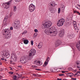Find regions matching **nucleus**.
<instances>
[{
  "mask_svg": "<svg viewBox=\"0 0 80 80\" xmlns=\"http://www.w3.org/2000/svg\"><path fill=\"white\" fill-rule=\"evenodd\" d=\"M35 9V6L33 4H31L29 6V10L30 12H34Z\"/></svg>",
  "mask_w": 80,
  "mask_h": 80,
  "instance_id": "obj_5",
  "label": "nucleus"
},
{
  "mask_svg": "<svg viewBox=\"0 0 80 80\" xmlns=\"http://www.w3.org/2000/svg\"><path fill=\"white\" fill-rule=\"evenodd\" d=\"M11 58L12 60V61L13 62H16L17 58V56L15 54V53L12 52L11 56Z\"/></svg>",
  "mask_w": 80,
  "mask_h": 80,
  "instance_id": "obj_7",
  "label": "nucleus"
},
{
  "mask_svg": "<svg viewBox=\"0 0 80 80\" xmlns=\"http://www.w3.org/2000/svg\"><path fill=\"white\" fill-rule=\"evenodd\" d=\"M16 75H18V77L19 78V77H20V74H18V72L16 73Z\"/></svg>",
  "mask_w": 80,
  "mask_h": 80,
  "instance_id": "obj_34",
  "label": "nucleus"
},
{
  "mask_svg": "<svg viewBox=\"0 0 80 80\" xmlns=\"http://www.w3.org/2000/svg\"><path fill=\"white\" fill-rule=\"evenodd\" d=\"M34 32H38V30L37 29H35L34 30Z\"/></svg>",
  "mask_w": 80,
  "mask_h": 80,
  "instance_id": "obj_37",
  "label": "nucleus"
},
{
  "mask_svg": "<svg viewBox=\"0 0 80 80\" xmlns=\"http://www.w3.org/2000/svg\"><path fill=\"white\" fill-rule=\"evenodd\" d=\"M10 68H11L10 70H13V69H12V68L11 67H10Z\"/></svg>",
  "mask_w": 80,
  "mask_h": 80,
  "instance_id": "obj_54",
  "label": "nucleus"
},
{
  "mask_svg": "<svg viewBox=\"0 0 80 80\" xmlns=\"http://www.w3.org/2000/svg\"><path fill=\"white\" fill-rule=\"evenodd\" d=\"M49 60H50V58L49 57H48L46 61L44 63V64L43 65V67H46V66L48 65V63Z\"/></svg>",
  "mask_w": 80,
  "mask_h": 80,
  "instance_id": "obj_13",
  "label": "nucleus"
},
{
  "mask_svg": "<svg viewBox=\"0 0 80 80\" xmlns=\"http://www.w3.org/2000/svg\"><path fill=\"white\" fill-rule=\"evenodd\" d=\"M68 70L69 71L72 70H73V69H72V68H70L68 69Z\"/></svg>",
  "mask_w": 80,
  "mask_h": 80,
  "instance_id": "obj_36",
  "label": "nucleus"
},
{
  "mask_svg": "<svg viewBox=\"0 0 80 80\" xmlns=\"http://www.w3.org/2000/svg\"><path fill=\"white\" fill-rule=\"evenodd\" d=\"M38 63H39V64H40V61H38Z\"/></svg>",
  "mask_w": 80,
  "mask_h": 80,
  "instance_id": "obj_40",
  "label": "nucleus"
},
{
  "mask_svg": "<svg viewBox=\"0 0 80 80\" xmlns=\"http://www.w3.org/2000/svg\"><path fill=\"white\" fill-rule=\"evenodd\" d=\"M68 74H71V75H72H72H73V74L72 73H68Z\"/></svg>",
  "mask_w": 80,
  "mask_h": 80,
  "instance_id": "obj_50",
  "label": "nucleus"
},
{
  "mask_svg": "<svg viewBox=\"0 0 80 80\" xmlns=\"http://www.w3.org/2000/svg\"><path fill=\"white\" fill-rule=\"evenodd\" d=\"M10 33V31H9V29H5L3 30V33Z\"/></svg>",
  "mask_w": 80,
  "mask_h": 80,
  "instance_id": "obj_16",
  "label": "nucleus"
},
{
  "mask_svg": "<svg viewBox=\"0 0 80 80\" xmlns=\"http://www.w3.org/2000/svg\"><path fill=\"white\" fill-rule=\"evenodd\" d=\"M74 12V13H77V12H77V10H74L73 11Z\"/></svg>",
  "mask_w": 80,
  "mask_h": 80,
  "instance_id": "obj_33",
  "label": "nucleus"
},
{
  "mask_svg": "<svg viewBox=\"0 0 80 80\" xmlns=\"http://www.w3.org/2000/svg\"><path fill=\"white\" fill-rule=\"evenodd\" d=\"M77 68H80V65H79V66H77Z\"/></svg>",
  "mask_w": 80,
  "mask_h": 80,
  "instance_id": "obj_48",
  "label": "nucleus"
},
{
  "mask_svg": "<svg viewBox=\"0 0 80 80\" xmlns=\"http://www.w3.org/2000/svg\"><path fill=\"white\" fill-rule=\"evenodd\" d=\"M1 78H2V76H0V79H1Z\"/></svg>",
  "mask_w": 80,
  "mask_h": 80,
  "instance_id": "obj_62",
  "label": "nucleus"
},
{
  "mask_svg": "<svg viewBox=\"0 0 80 80\" xmlns=\"http://www.w3.org/2000/svg\"><path fill=\"white\" fill-rule=\"evenodd\" d=\"M22 41L24 43V44H26V45H27V44H28V40L27 39H24V38H23L22 39Z\"/></svg>",
  "mask_w": 80,
  "mask_h": 80,
  "instance_id": "obj_17",
  "label": "nucleus"
},
{
  "mask_svg": "<svg viewBox=\"0 0 80 80\" xmlns=\"http://www.w3.org/2000/svg\"><path fill=\"white\" fill-rule=\"evenodd\" d=\"M78 50H79V51H80V47L79 48H78Z\"/></svg>",
  "mask_w": 80,
  "mask_h": 80,
  "instance_id": "obj_52",
  "label": "nucleus"
},
{
  "mask_svg": "<svg viewBox=\"0 0 80 80\" xmlns=\"http://www.w3.org/2000/svg\"><path fill=\"white\" fill-rule=\"evenodd\" d=\"M62 80V78H60V79L58 78V79H57V80Z\"/></svg>",
  "mask_w": 80,
  "mask_h": 80,
  "instance_id": "obj_47",
  "label": "nucleus"
},
{
  "mask_svg": "<svg viewBox=\"0 0 80 80\" xmlns=\"http://www.w3.org/2000/svg\"><path fill=\"white\" fill-rule=\"evenodd\" d=\"M65 19L61 18L58 21V22L57 23V25H58V27H62V26L63 25Z\"/></svg>",
  "mask_w": 80,
  "mask_h": 80,
  "instance_id": "obj_3",
  "label": "nucleus"
},
{
  "mask_svg": "<svg viewBox=\"0 0 80 80\" xmlns=\"http://www.w3.org/2000/svg\"><path fill=\"white\" fill-rule=\"evenodd\" d=\"M37 36V33H35L33 35V37L34 38H36Z\"/></svg>",
  "mask_w": 80,
  "mask_h": 80,
  "instance_id": "obj_25",
  "label": "nucleus"
},
{
  "mask_svg": "<svg viewBox=\"0 0 80 80\" xmlns=\"http://www.w3.org/2000/svg\"><path fill=\"white\" fill-rule=\"evenodd\" d=\"M15 1L18 2H20V0H15Z\"/></svg>",
  "mask_w": 80,
  "mask_h": 80,
  "instance_id": "obj_45",
  "label": "nucleus"
},
{
  "mask_svg": "<svg viewBox=\"0 0 80 80\" xmlns=\"http://www.w3.org/2000/svg\"><path fill=\"white\" fill-rule=\"evenodd\" d=\"M36 70H37L38 71H40L41 69H36Z\"/></svg>",
  "mask_w": 80,
  "mask_h": 80,
  "instance_id": "obj_38",
  "label": "nucleus"
},
{
  "mask_svg": "<svg viewBox=\"0 0 80 80\" xmlns=\"http://www.w3.org/2000/svg\"><path fill=\"white\" fill-rule=\"evenodd\" d=\"M73 35L72 34H70V35H68V37L69 38H71V39H72V38H73Z\"/></svg>",
  "mask_w": 80,
  "mask_h": 80,
  "instance_id": "obj_22",
  "label": "nucleus"
},
{
  "mask_svg": "<svg viewBox=\"0 0 80 80\" xmlns=\"http://www.w3.org/2000/svg\"><path fill=\"white\" fill-rule=\"evenodd\" d=\"M3 70V68H1L0 69V72H2Z\"/></svg>",
  "mask_w": 80,
  "mask_h": 80,
  "instance_id": "obj_49",
  "label": "nucleus"
},
{
  "mask_svg": "<svg viewBox=\"0 0 80 80\" xmlns=\"http://www.w3.org/2000/svg\"><path fill=\"white\" fill-rule=\"evenodd\" d=\"M38 60H35L34 61V63L35 64H37L38 63Z\"/></svg>",
  "mask_w": 80,
  "mask_h": 80,
  "instance_id": "obj_28",
  "label": "nucleus"
},
{
  "mask_svg": "<svg viewBox=\"0 0 80 80\" xmlns=\"http://www.w3.org/2000/svg\"><path fill=\"white\" fill-rule=\"evenodd\" d=\"M76 8H78V9H79V8H78V7H77V6H76Z\"/></svg>",
  "mask_w": 80,
  "mask_h": 80,
  "instance_id": "obj_59",
  "label": "nucleus"
},
{
  "mask_svg": "<svg viewBox=\"0 0 80 80\" xmlns=\"http://www.w3.org/2000/svg\"><path fill=\"white\" fill-rule=\"evenodd\" d=\"M12 15H13V14H12V13H11L9 15V16L10 17H11V16Z\"/></svg>",
  "mask_w": 80,
  "mask_h": 80,
  "instance_id": "obj_44",
  "label": "nucleus"
},
{
  "mask_svg": "<svg viewBox=\"0 0 80 80\" xmlns=\"http://www.w3.org/2000/svg\"><path fill=\"white\" fill-rule=\"evenodd\" d=\"M43 46V43L42 42H40L38 44V48H41Z\"/></svg>",
  "mask_w": 80,
  "mask_h": 80,
  "instance_id": "obj_20",
  "label": "nucleus"
},
{
  "mask_svg": "<svg viewBox=\"0 0 80 80\" xmlns=\"http://www.w3.org/2000/svg\"><path fill=\"white\" fill-rule=\"evenodd\" d=\"M31 45H33V40L31 41Z\"/></svg>",
  "mask_w": 80,
  "mask_h": 80,
  "instance_id": "obj_31",
  "label": "nucleus"
},
{
  "mask_svg": "<svg viewBox=\"0 0 80 80\" xmlns=\"http://www.w3.org/2000/svg\"><path fill=\"white\" fill-rule=\"evenodd\" d=\"M52 30H53V29L52 28L47 29L45 30L44 32L47 35H49L52 33Z\"/></svg>",
  "mask_w": 80,
  "mask_h": 80,
  "instance_id": "obj_6",
  "label": "nucleus"
},
{
  "mask_svg": "<svg viewBox=\"0 0 80 80\" xmlns=\"http://www.w3.org/2000/svg\"><path fill=\"white\" fill-rule=\"evenodd\" d=\"M7 18L5 17L3 21V23L4 25H7Z\"/></svg>",
  "mask_w": 80,
  "mask_h": 80,
  "instance_id": "obj_19",
  "label": "nucleus"
},
{
  "mask_svg": "<svg viewBox=\"0 0 80 80\" xmlns=\"http://www.w3.org/2000/svg\"><path fill=\"white\" fill-rule=\"evenodd\" d=\"M0 65H2V63L0 62Z\"/></svg>",
  "mask_w": 80,
  "mask_h": 80,
  "instance_id": "obj_63",
  "label": "nucleus"
},
{
  "mask_svg": "<svg viewBox=\"0 0 80 80\" xmlns=\"http://www.w3.org/2000/svg\"><path fill=\"white\" fill-rule=\"evenodd\" d=\"M31 59V58L30 56H25L22 57L20 60V62L23 64L26 63L27 62H29V60Z\"/></svg>",
  "mask_w": 80,
  "mask_h": 80,
  "instance_id": "obj_2",
  "label": "nucleus"
},
{
  "mask_svg": "<svg viewBox=\"0 0 80 80\" xmlns=\"http://www.w3.org/2000/svg\"><path fill=\"white\" fill-rule=\"evenodd\" d=\"M11 2H12V0H10L8 2H5V3H3L2 5H5V9L7 10V9H8V8H10V5L11 4Z\"/></svg>",
  "mask_w": 80,
  "mask_h": 80,
  "instance_id": "obj_4",
  "label": "nucleus"
},
{
  "mask_svg": "<svg viewBox=\"0 0 80 80\" xmlns=\"http://www.w3.org/2000/svg\"><path fill=\"white\" fill-rule=\"evenodd\" d=\"M31 52H30L29 54V55L28 57H31V56H32L33 57V56H34L35 55V54L36 53V50L35 49H32L31 50Z\"/></svg>",
  "mask_w": 80,
  "mask_h": 80,
  "instance_id": "obj_8",
  "label": "nucleus"
},
{
  "mask_svg": "<svg viewBox=\"0 0 80 80\" xmlns=\"http://www.w3.org/2000/svg\"><path fill=\"white\" fill-rule=\"evenodd\" d=\"M72 80H77V78H72Z\"/></svg>",
  "mask_w": 80,
  "mask_h": 80,
  "instance_id": "obj_41",
  "label": "nucleus"
},
{
  "mask_svg": "<svg viewBox=\"0 0 80 80\" xmlns=\"http://www.w3.org/2000/svg\"><path fill=\"white\" fill-rule=\"evenodd\" d=\"M15 24L14 25V28L16 29H18V28H21V26H20V22H14Z\"/></svg>",
  "mask_w": 80,
  "mask_h": 80,
  "instance_id": "obj_10",
  "label": "nucleus"
},
{
  "mask_svg": "<svg viewBox=\"0 0 80 80\" xmlns=\"http://www.w3.org/2000/svg\"><path fill=\"white\" fill-rule=\"evenodd\" d=\"M32 75H33V76H34V77H36V76H37V74H33Z\"/></svg>",
  "mask_w": 80,
  "mask_h": 80,
  "instance_id": "obj_39",
  "label": "nucleus"
},
{
  "mask_svg": "<svg viewBox=\"0 0 80 80\" xmlns=\"http://www.w3.org/2000/svg\"><path fill=\"white\" fill-rule=\"evenodd\" d=\"M51 6H53V4L52 3L51 4Z\"/></svg>",
  "mask_w": 80,
  "mask_h": 80,
  "instance_id": "obj_58",
  "label": "nucleus"
},
{
  "mask_svg": "<svg viewBox=\"0 0 80 80\" xmlns=\"http://www.w3.org/2000/svg\"><path fill=\"white\" fill-rule=\"evenodd\" d=\"M52 25V22L50 21H45L44 23L42 25V29L50 28Z\"/></svg>",
  "mask_w": 80,
  "mask_h": 80,
  "instance_id": "obj_1",
  "label": "nucleus"
},
{
  "mask_svg": "<svg viewBox=\"0 0 80 80\" xmlns=\"http://www.w3.org/2000/svg\"><path fill=\"white\" fill-rule=\"evenodd\" d=\"M3 35L4 38L5 39H8L11 36H10V32H8V33H3Z\"/></svg>",
  "mask_w": 80,
  "mask_h": 80,
  "instance_id": "obj_9",
  "label": "nucleus"
},
{
  "mask_svg": "<svg viewBox=\"0 0 80 80\" xmlns=\"http://www.w3.org/2000/svg\"><path fill=\"white\" fill-rule=\"evenodd\" d=\"M57 33H58V32L57 31H52V36H56V35H57Z\"/></svg>",
  "mask_w": 80,
  "mask_h": 80,
  "instance_id": "obj_18",
  "label": "nucleus"
},
{
  "mask_svg": "<svg viewBox=\"0 0 80 80\" xmlns=\"http://www.w3.org/2000/svg\"><path fill=\"white\" fill-rule=\"evenodd\" d=\"M63 80H67V79H64Z\"/></svg>",
  "mask_w": 80,
  "mask_h": 80,
  "instance_id": "obj_64",
  "label": "nucleus"
},
{
  "mask_svg": "<svg viewBox=\"0 0 80 80\" xmlns=\"http://www.w3.org/2000/svg\"><path fill=\"white\" fill-rule=\"evenodd\" d=\"M73 46H74L73 44H72V45L71 46V47L72 49H73L74 48V47Z\"/></svg>",
  "mask_w": 80,
  "mask_h": 80,
  "instance_id": "obj_29",
  "label": "nucleus"
},
{
  "mask_svg": "<svg viewBox=\"0 0 80 80\" xmlns=\"http://www.w3.org/2000/svg\"><path fill=\"white\" fill-rule=\"evenodd\" d=\"M62 73H65V71H62Z\"/></svg>",
  "mask_w": 80,
  "mask_h": 80,
  "instance_id": "obj_56",
  "label": "nucleus"
},
{
  "mask_svg": "<svg viewBox=\"0 0 80 80\" xmlns=\"http://www.w3.org/2000/svg\"><path fill=\"white\" fill-rule=\"evenodd\" d=\"M27 33V31H24V32H23L22 33V35H23L24 34H25V33Z\"/></svg>",
  "mask_w": 80,
  "mask_h": 80,
  "instance_id": "obj_26",
  "label": "nucleus"
},
{
  "mask_svg": "<svg viewBox=\"0 0 80 80\" xmlns=\"http://www.w3.org/2000/svg\"><path fill=\"white\" fill-rule=\"evenodd\" d=\"M10 29L11 30H13V27H11L10 28Z\"/></svg>",
  "mask_w": 80,
  "mask_h": 80,
  "instance_id": "obj_43",
  "label": "nucleus"
},
{
  "mask_svg": "<svg viewBox=\"0 0 80 80\" xmlns=\"http://www.w3.org/2000/svg\"><path fill=\"white\" fill-rule=\"evenodd\" d=\"M53 2H53V1H52L51 2L52 3H53Z\"/></svg>",
  "mask_w": 80,
  "mask_h": 80,
  "instance_id": "obj_57",
  "label": "nucleus"
},
{
  "mask_svg": "<svg viewBox=\"0 0 80 80\" xmlns=\"http://www.w3.org/2000/svg\"><path fill=\"white\" fill-rule=\"evenodd\" d=\"M17 10V7L15 6H13V11L14 12H16Z\"/></svg>",
  "mask_w": 80,
  "mask_h": 80,
  "instance_id": "obj_23",
  "label": "nucleus"
},
{
  "mask_svg": "<svg viewBox=\"0 0 80 80\" xmlns=\"http://www.w3.org/2000/svg\"><path fill=\"white\" fill-rule=\"evenodd\" d=\"M8 73L9 74H11V75H13V72H9Z\"/></svg>",
  "mask_w": 80,
  "mask_h": 80,
  "instance_id": "obj_32",
  "label": "nucleus"
},
{
  "mask_svg": "<svg viewBox=\"0 0 80 80\" xmlns=\"http://www.w3.org/2000/svg\"><path fill=\"white\" fill-rule=\"evenodd\" d=\"M4 61H7V59H4Z\"/></svg>",
  "mask_w": 80,
  "mask_h": 80,
  "instance_id": "obj_60",
  "label": "nucleus"
},
{
  "mask_svg": "<svg viewBox=\"0 0 80 80\" xmlns=\"http://www.w3.org/2000/svg\"><path fill=\"white\" fill-rule=\"evenodd\" d=\"M80 61H78L76 62V63L77 64L78 66H80V64L79 63Z\"/></svg>",
  "mask_w": 80,
  "mask_h": 80,
  "instance_id": "obj_24",
  "label": "nucleus"
},
{
  "mask_svg": "<svg viewBox=\"0 0 80 80\" xmlns=\"http://www.w3.org/2000/svg\"><path fill=\"white\" fill-rule=\"evenodd\" d=\"M73 25L76 30H78V28L77 26V22L74 21L73 22Z\"/></svg>",
  "mask_w": 80,
  "mask_h": 80,
  "instance_id": "obj_15",
  "label": "nucleus"
},
{
  "mask_svg": "<svg viewBox=\"0 0 80 80\" xmlns=\"http://www.w3.org/2000/svg\"><path fill=\"white\" fill-rule=\"evenodd\" d=\"M50 71H51V72H53V70H52V69H50Z\"/></svg>",
  "mask_w": 80,
  "mask_h": 80,
  "instance_id": "obj_55",
  "label": "nucleus"
},
{
  "mask_svg": "<svg viewBox=\"0 0 80 80\" xmlns=\"http://www.w3.org/2000/svg\"><path fill=\"white\" fill-rule=\"evenodd\" d=\"M79 71H78V73H80V68L79 69Z\"/></svg>",
  "mask_w": 80,
  "mask_h": 80,
  "instance_id": "obj_51",
  "label": "nucleus"
},
{
  "mask_svg": "<svg viewBox=\"0 0 80 80\" xmlns=\"http://www.w3.org/2000/svg\"><path fill=\"white\" fill-rule=\"evenodd\" d=\"M13 80H16L17 79V76L15 75L13 77Z\"/></svg>",
  "mask_w": 80,
  "mask_h": 80,
  "instance_id": "obj_27",
  "label": "nucleus"
},
{
  "mask_svg": "<svg viewBox=\"0 0 80 80\" xmlns=\"http://www.w3.org/2000/svg\"><path fill=\"white\" fill-rule=\"evenodd\" d=\"M80 47V41L79 42L77 43L76 44V47L78 49V48Z\"/></svg>",
  "mask_w": 80,
  "mask_h": 80,
  "instance_id": "obj_21",
  "label": "nucleus"
},
{
  "mask_svg": "<svg viewBox=\"0 0 80 80\" xmlns=\"http://www.w3.org/2000/svg\"><path fill=\"white\" fill-rule=\"evenodd\" d=\"M61 43H62V42L61 40H60L59 39L56 40L55 44V47H58V46L60 45Z\"/></svg>",
  "mask_w": 80,
  "mask_h": 80,
  "instance_id": "obj_12",
  "label": "nucleus"
},
{
  "mask_svg": "<svg viewBox=\"0 0 80 80\" xmlns=\"http://www.w3.org/2000/svg\"><path fill=\"white\" fill-rule=\"evenodd\" d=\"M73 75H74V74H72V75H69V77H73Z\"/></svg>",
  "mask_w": 80,
  "mask_h": 80,
  "instance_id": "obj_46",
  "label": "nucleus"
},
{
  "mask_svg": "<svg viewBox=\"0 0 80 80\" xmlns=\"http://www.w3.org/2000/svg\"><path fill=\"white\" fill-rule=\"evenodd\" d=\"M60 8H58V13H60Z\"/></svg>",
  "mask_w": 80,
  "mask_h": 80,
  "instance_id": "obj_30",
  "label": "nucleus"
},
{
  "mask_svg": "<svg viewBox=\"0 0 80 80\" xmlns=\"http://www.w3.org/2000/svg\"><path fill=\"white\" fill-rule=\"evenodd\" d=\"M78 73H79V72H78V71H77V72L75 74L74 76H76V75H78Z\"/></svg>",
  "mask_w": 80,
  "mask_h": 80,
  "instance_id": "obj_35",
  "label": "nucleus"
},
{
  "mask_svg": "<svg viewBox=\"0 0 80 80\" xmlns=\"http://www.w3.org/2000/svg\"><path fill=\"white\" fill-rule=\"evenodd\" d=\"M64 30L63 29L61 30L59 32V36L61 37H63L64 35Z\"/></svg>",
  "mask_w": 80,
  "mask_h": 80,
  "instance_id": "obj_14",
  "label": "nucleus"
},
{
  "mask_svg": "<svg viewBox=\"0 0 80 80\" xmlns=\"http://www.w3.org/2000/svg\"><path fill=\"white\" fill-rule=\"evenodd\" d=\"M1 60H4V58H2Z\"/></svg>",
  "mask_w": 80,
  "mask_h": 80,
  "instance_id": "obj_53",
  "label": "nucleus"
},
{
  "mask_svg": "<svg viewBox=\"0 0 80 80\" xmlns=\"http://www.w3.org/2000/svg\"><path fill=\"white\" fill-rule=\"evenodd\" d=\"M2 56L3 58L6 57V58H9L10 55L8 53H6V52H3Z\"/></svg>",
  "mask_w": 80,
  "mask_h": 80,
  "instance_id": "obj_11",
  "label": "nucleus"
},
{
  "mask_svg": "<svg viewBox=\"0 0 80 80\" xmlns=\"http://www.w3.org/2000/svg\"><path fill=\"white\" fill-rule=\"evenodd\" d=\"M63 75H64V74H59V76H63Z\"/></svg>",
  "mask_w": 80,
  "mask_h": 80,
  "instance_id": "obj_42",
  "label": "nucleus"
},
{
  "mask_svg": "<svg viewBox=\"0 0 80 80\" xmlns=\"http://www.w3.org/2000/svg\"><path fill=\"white\" fill-rule=\"evenodd\" d=\"M12 61H10V62L11 63H12Z\"/></svg>",
  "mask_w": 80,
  "mask_h": 80,
  "instance_id": "obj_61",
  "label": "nucleus"
}]
</instances>
